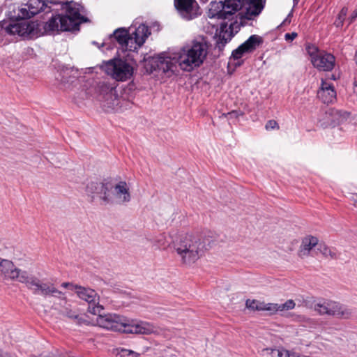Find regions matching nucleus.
<instances>
[{"label": "nucleus", "mask_w": 357, "mask_h": 357, "mask_svg": "<svg viewBox=\"0 0 357 357\" xmlns=\"http://www.w3.org/2000/svg\"><path fill=\"white\" fill-rule=\"evenodd\" d=\"M208 43L202 38L193 40L190 46L181 49L173 57L161 54L158 57L157 67L163 72H174L178 64L185 71H191L204 62L208 53Z\"/></svg>", "instance_id": "nucleus-1"}, {"label": "nucleus", "mask_w": 357, "mask_h": 357, "mask_svg": "<svg viewBox=\"0 0 357 357\" xmlns=\"http://www.w3.org/2000/svg\"><path fill=\"white\" fill-rule=\"evenodd\" d=\"M172 248L179 258L181 263L185 266H192L204 255L205 243L195 235L183 234L172 241Z\"/></svg>", "instance_id": "nucleus-2"}, {"label": "nucleus", "mask_w": 357, "mask_h": 357, "mask_svg": "<svg viewBox=\"0 0 357 357\" xmlns=\"http://www.w3.org/2000/svg\"><path fill=\"white\" fill-rule=\"evenodd\" d=\"M66 15L52 16L45 24L46 32L71 31L79 30L81 23L88 22V19L81 15L82 6L75 2H70L63 7Z\"/></svg>", "instance_id": "nucleus-3"}, {"label": "nucleus", "mask_w": 357, "mask_h": 357, "mask_svg": "<svg viewBox=\"0 0 357 357\" xmlns=\"http://www.w3.org/2000/svg\"><path fill=\"white\" fill-rule=\"evenodd\" d=\"M103 68L108 75L118 82L128 80L133 74L132 66L121 59L109 60L105 63Z\"/></svg>", "instance_id": "nucleus-4"}, {"label": "nucleus", "mask_w": 357, "mask_h": 357, "mask_svg": "<svg viewBox=\"0 0 357 357\" xmlns=\"http://www.w3.org/2000/svg\"><path fill=\"white\" fill-rule=\"evenodd\" d=\"M22 284H24L35 295H40L43 297L52 296L56 298L63 295V293L56 289L53 283L42 282L38 278L29 273Z\"/></svg>", "instance_id": "nucleus-5"}, {"label": "nucleus", "mask_w": 357, "mask_h": 357, "mask_svg": "<svg viewBox=\"0 0 357 357\" xmlns=\"http://www.w3.org/2000/svg\"><path fill=\"white\" fill-rule=\"evenodd\" d=\"M314 309L320 315H329L340 319H349L352 311L348 307L331 300H321L316 303Z\"/></svg>", "instance_id": "nucleus-6"}, {"label": "nucleus", "mask_w": 357, "mask_h": 357, "mask_svg": "<svg viewBox=\"0 0 357 357\" xmlns=\"http://www.w3.org/2000/svg\"><path fill=\"white\" fill-rule=\"evenodd\" d=\"M131 200V194L126 181H119L114 186L108 185L107 197H104V205L125 204Z\"/></svg>", "instance_id": "nucleus-7"}, {"label": "nucleus", "mask_w": 357, "mask_h": 357, "mask_svg": "<svg viewBox=\"0 0 357 357\" xmlns=\"http://www.w3.org/2000/svg\"><path fill=\"white\" fill-rule=\"evenodd\" d=\"M119 332L128 334L149 335L157 332V328L152 324L140 320L128 321L123 317L121 319Z\"/></svg>", "instance_id": "nucleus-8"}, {"label": "nucleus", "mask_w": 357, "mask_h": 357, "mask_svg": "<svg viewBox=\"0 0 357 357\" xmlns=\"http://www.w3.org/2000/svg\"><path fill=\"white\" fill-rule=\"evenodd\" d=\"M77 296L89 303L88 310L96 315L103 310V306L99 304L100 297L95 290L82 286H73Z\"/></svg>", "instance_id": "nucleus-9"}, {"label": "nucleus", "mask_w": 357, "mask_h": 357, "mask_svg": "<svg viewBox=\"0 0 357 357\" xmlns=\"http://www.w3.org/2000/svg\"><path fill=\"white\" fill-rule=\"evenodd\" d=\"M149 34V27L140 24L133 33L128 35L122 49L130 52L136 51L144 43Z\"/></svg>", "instance_id": "nucleus-10"}, {"label": "nucleus", "mask_w": 357, "mask_h": 357, "mask_svg": "<svg viewBox=\"0 0 357 357\" xmlns=\"http://www.w3.org/2000/svg\"><path fill=\"white\" fill-rule=\"evenodd\" d=\"M178 15L185 20H191L200 15L199 6L195 0H174Z\"/></svg>", "instance_id": "nucleus-11"}, {"label": "nucleus", "mask_w": 357, "mask_h": 357, "mask_svg": "<svg viewBox=\"0 0 357 357\" xmlns=\"http://www.w3.org/2000/svg\"><path fill=\"white\" fill-rule=\"evenodd\" d=\"M27 273L26 271L15 267L11 261L2 259L0 262V275L3 276L6 279L23 283L27 278Z\"/></svg>", "instance_id": "nucleus-12"}, {"label": "nucleus", "mask_w": 357, "mask_h": 357, "mask_svg": "<svg viewBox=\"0 0 357 357\" xmlns=\"http://www.w3.org/2000/svg\"><path fill=\"white\" fill-rule=\"evenodd\" d=\"M35 22H22L9 24L6 31L10 35L33 38L36 35Z\"/></svg>", "instance_id": "nucleus-13"}, {"label": "nucleus", "mask_w": 357, "mask_h": 357, "mask_svg": "<svg viewBox=\"0 0 357 357\" xmlns=\"http://www.w3.org/2000/svg\"><path fill=\"white\" fill-rule=\"evenodd\" d=\"M96 324L107 330L119 332L121 331L122 317L115 313L105 314H97Z\"/></svg>", "instance_id": "nucleus-14"}, {"label": "nucleus", "mask_w": 357, "mask_h": 357, "mask_svg": "<svg viewBox=\"0 0 357 357\" xmlns=\"http://www.w3.org/2000/svg\"><path fill=\"white\" fill-rule=\"evenodd\" d=\"M262 42L261 37L258 35H252L232 52L231 56L234 59H239L244 54L254 52Z\"/></svg>", "instance_id": "nucleus-15"}, {"label": "nucleus", "mask_w": 357, "mask_h": 357, "mask_svg": "<svg viewBox=\"0 0 357 357\" xmlns=\"http://www.w3.org/2000/svg\"><path fill=\"white\" fill-rule=\"evenodd\" d=\"M59 298V303H54V309L58 310L61 314L69 319L75 320L76 323L78 324H82L86 322L82 316L77 314V312L71 308V305L67 302V299L64 294L63 296H60Z\"/></svg>", "instance_id": "nucleus-16"}, {"label": "nucleus", "mask_w": 357, "mask_h": 357, "mask_svg": "<svg viewBox=\"0 0 357 357\" xmlns=\"http://www.w3.org/2000/svg\"><path fill=\"white\" fill-rule=\"evenodd\" d=\"M335 56L325 52H321L319 55L312 57V65L319 70H332L335 66Z\"/></svg>", "instance_id": "nucleus-17"}, {"label": "nucleus", "mask_w": 357, "mask_h": 357, "mask_svg": "<svg viewBox=\"0 0 357 357\" xmlns=\"http://www.w3.org/2000/svg\"><path fill=\"white\" fill-rule=\"evenodd\" d=\"M45 3L40 0H29L23 7L19 8V17L31 18L43 10Z\"/></svg>", "instance_id": "nucleus-18"}, {"label": "nucleus", "mask_w": 357, "mask_h": 357, "mask_svg": "<svg viewBox=\"0 0 357 357\" xmlns=\"http://www.w3.org/2000/svg\"><path fill=\"white\" fill-rule=\"evenodd\" d=\"M223 3L227 11H230V17L243 8H245V17L247 19L250 20L253 17L257 15H251L249 13L248 8L249 6L250 0H223Z\"/></svg>", "instance_id": "nucleus-19"}, {"label": "nucleus", "mask_w": 357, "mask_h": 357, "mask_svg": "<svg viewBox=\"0 0 357 357\" xmlns=\"http://www.w3.org/2000/svg\"><path fill=\"white\" fill-rule=\"evenodd\" d=\"M318 98L326 104L333 102L336 99V91L332 84L321 79V84L317 91Z\"/></svg>", "instance_id": "nucleus-20"}, {"label": "nucleus", "mask_w": 357, "mask_h": 357, "mask_svg": "<svg viewBox=\"0 0 357 357\" xmlns=\"http://www.w3.org/2000/svg\"><path fill=\"white\" fill-rule=\"evenodd\" d=\"M230 11H227L223 3V0L213 1L210 3L208 11L209 18H218L222 20L230 19Z\"/></svg>", "instance_id": "nucleus-21"}, {"label": "nucleus", "mask_w": 357, "mask_h": 357, "mask_svg": "<svg viewBox=\"0 0 357 357\" xmlns=\"http://www.w3.org/2000/svg\"><path fill=\"white\" fill-rule=\"evenodd\" d=\"M100 88L101 93L103 94V98L107 102L108 108L114 109L119 105L116 89L104 82L100 85Z\"/></svg>", "instance_id": "nucleus-22"}, {"label": "nucleus", "mask_w": 357, "mask_h": 357, "mask_svg": "<svg viewBox=\"0 0 357 357\" xmlns=\"http://www.w3.org/2000/svg\"><path fill=\"white\" fill-rule=\"evenodd\" d=\"M108 184L98 182H91L86 186V192L92 198L97 195L104 204V197H107L108 192Z\"/></svg>", "instance_id": "nucleus-23"}, {"label": "nucleus", "mask_w": 357, "mask_h": 357, "mask_svg": "<svg viewBox=\"0 0 357 357\" xmlns=\"http://www.w3.org/2000/svg\"><path fill=\"white\" fill-rule=\"evenodd\" d=\"M318 238L313 236H307L302 239V242L298 250V255L301 258L310 255V251L319 245Z\"/></svg>", "instance_id": "nucleus-24"}, {"label": "nucleus", "mask_w": 357, "mask_h": 357, "mask_svg": "<svg viewBox=\"0 0 357 357\" xmlns=\"http://www.w3.org/2000/svg\"><path fill=\"white\" fill-rule=\"evenodd\" d=\"M246 307L252 310L268 311L271 314V303L261 302L257 300L248 299L245 302Z\"/></svg>", "instance_id": "nucleus-25"}, {"label": "nucleus", "mask_w": 357, "mask_h": 357, "mask_svg": "<svg viewBox=\"0 0 357 357\" xmlns=\"http://www.w3.org/2000/svg\"><path fill=\"white\" fill-rule=\"evenodd\" d=\"M296 303L292 299L287 300L284 303H271V314L278 312L288 311L295 307Z\"/></svg>", "instance_id": "nucleus-26"}, {"label": "nucleus", "mask_w": 357, "mask_h": 357, "mask_svg": "<svg viewBox=\"0 0 357 357\" xmlns=\"http://www.w3.org/2000/svg\"><path fill=\"white\" fill-rule=\"evenodd\" d=\"M265 1L250 0L248 10L251 15H259L264 8Z\"/></svg>", "instance_id": "nucleus-27"}, {"label": "nucleus", "mask_w": 357, "mask_h": 357, "mask_svg": "<svg viewBox=\"0 0 357 357\" xmlns=\"http://www.w3.org/2000/svg\"><path fill=\"white\" fill-rule=\"evenodd\" d=\"M153 245L160 250H165L169 245L165 234H160L155 236Z\"/></svg>", "instance_id": "nucleus-28"}, {"label": "nucleus", "mask_w": 357, "mask_h": 357, "mask_svg": "<svg viewBox=\"0 0 357 357\" xmlns=\"http://www.w3.org/2000/svg\"><path fill=\"white\" fill-rule=\"evenodd\" d=\"M317 250L325 257L331 259H336L337 253L335 249L328 248L325 244L320 243L318 245Z\"/></svg>", "instance_id": "nucleus-29"}, {"label": "nucleus", "mask_w": 357, "mask_h": 357, "mask_svg": "<svg viewBox=\"0 0 357 357\" xmlns=\"http://www.w3.org/2000/svg\"><path fill=\"white\" fill-rule=\"evenodd\" d=\"M128 35L129 33L128 31L125 29H116L113 33L114 37L121 45V47H123V45H124Z\"/></svg>", "instance_id": "nucleus-30"}, {"label": "nucleus", "mask_w": 357, "mask_h": 357, "mask_svg": "<svg viewBox=\"0 0 357 357\" xmlns=\"http://www.w3.org/2000/svg\"><path fill=\"white\" fill-rule=\"evenodd\" d=\"M232 36L231 32L229 33L227 31H222L217 41L218 47H224L231 39Z\"/></svg>", "instance_id": "nucleus-31"}, {"label": "nucleus", "mask_w": 357, "mask_h": 357, "mask_svg": "<svg viewBox=\"0 0 357 357\" xmlns=\"http://www.w3.org/2000/svg\"><path fill=\"white\" fill-rule=\"evenodd\" d=\"M116 355L120 356L121 357H126L128 356L132 355L133 357H139V354L137 353L132 350L124 349V348H117L116 349Z\"/></svg>", "instance_id": "nucleus-32"}, {"label": "nucleus", "mask_w": 357, "mask_h": 357, "mask_svg": "<svg viewBox=\"0 0 357 357\" xmlns=\"http://www.w3.org/2000/svg\"><path fill=\"white\" fill-rule=\"evenodd\" d=\"M347 13V8H342L338 14L337 19L335 20L334 24L337 27H341L343 25V22L346 18Z\"/></svg>", "instance_id": "nucleus-33"}, {"label": "nucleus", "mask_w": 357, "mask_h": 357, "mask_svg": "<svg viewBox=\"0 0 357 357\" xmlns=\"http://www.w3.org/2000/svg\"><path fill=\"white\" fill-rule=\"evenodd\" d=\"M307 52L308 54L310 56L311 62L312 63V57H315L318 55H319V53L321 52H319L318 49L315 46H307Z\"/></svg>", "instance_id": "nucleus-34"}, {"label": "nucleus", "mask_w": 357, "mask_h": 357, "mask_svg": "<svg viewBox=\"0 0 357 357\" xmlns=\"http://www.w3.org/2000/svg\"><path fill=\"white\" fill-rule=\"evenodd\" d=\"M265 128L267 130L273 129H279V126L278 123L275 120H269L266 123Z\"/></svg>", "instance_id": "nucleus-35"}, {"label": "nucleus", "mask_w": 357, "mask_h": 357, "mask_svg": "<svg viewBox=\"0 0 357 357\" xmlns=\"http://www.w3.org/2000/svg\"><path fill=\"white\" fill-rule=\"evenodd\" d=\"M297 35L298 34L296 32L287 33L284 35V38L287 41H292L297 37Z\"/></svg>", "instance_id": "nucleus-36"}, {"label": "nucleus", "mask_w": 357, "mask_h": 357, "mask_svg": "<svg viewBox=\"0 0 357 357\" xmlns=\"http://www.w3.org/2000/svg\"><path fill=\"white\" fill-rule=\"evenodd\" d=\"M261 354L264 356H265V355L275 356V349L265 348L261 351Z\"/></svg>", "instance_id": "nucleus-37"}, {"label": "nucleus", "mask_w": 357, "mask_h": 357, "mask_svg": "<svg viewBox=\"0 0 357 357\" xmlns=\"http://www.w3.org/2000/svg\"><path fill=\"white\" fill-rule=\"evenodd\" d=\"M286 355L287 357H310L308 356H304L301 354L289 351H286Z\"/></svg>", "instance_id": "nucleus-38"}, {"label": "nucleus", "mask_w": 357, "mask_h": 357, "mask_svg": "<svg viewBox=\"0 0 357 357\" xmlns=\"http://www.w3.org/2000/svg\"><path fill=\"white\" fill-rule=\"evenodd\" d=\"M73 286H75V285L71 283H69V282H63L61 284V287H65V288L70 287L71 290L75 291Z\"/></svg>", "instance_id": "nucleus-39"}, {"label": "nucleus", "mask_w": 357, "mask_h": 357, "mask_svg": "<svg viewBox=\"0 0 357 357\" xmlns=\"http://www.w3.org/2000/svg\"><path fill=\"white\" fill-rule=\"evenodd\" d=\"M286 351L287 350L282 351L275 349V355H277L278 357H282L284 352L286 354Z\"/></svg>", "instance_id": "nucleus-40"}, {"label": "nucleus", "mask_w": 357, "mask_h": 357, "mask_svg": "<svg viewBox=\"0 0 357 357\" xmlns=\"http://www.w3.org/2000/svg\"><path fill=\"white\" fill-rule=\"evenodd\" d=\"M351 200L353 202L354 205L357 207V194H353Z\"/></svg>", "instance_id": "nucleus-41"}, {"label": "nucleus", "mask_w": 357, "mask_h": 357, "mask_svg": "<svg viewBox=\"0 0 357 357\" xmlns=\"http://www.w3.org/2000/svg\"><path fill=\"white\" fill-rule=\"evenodd\" d=\"M227 116H238V112L237 111H231V112H229L227 114Z\"/></svg>", "instance_id": "nucleus-42"}, {"label": "nucleus", "mask_w": 357, "mask_h": 357, "mask_svg": "<svg viewBox=\"0 0 357 357\" xmlns=\"http://www.w3.org/2000/svg\"><path fill=\"white\" fill-rule=\"evenodd\" d=\"M333 112V110L330 109L328 112H326V114H327L328 113H329V114H332Z\"/></svg>", "instance_id": "nucleus-43"}, {"label": "nucleus", "mask_w": 357, "mask_h": 357, "mask_svg": "<svg viewBox=\"0 0 357 357\" xmlns=\"http://www.w3.org/2000/svg\"><path fill=\"white\" fill-rule=\"evenodd\" d=\"M356 16H357V9L355 10Z\"/></svg>", "instance_id": "nucleus-44"}, {"label": "nucleus", "mask_w": 357, "mask_h": 357, "mask_svg": "<svg viewBox=\"0 0 357 357\" xmlns=\"http://www.w3.org/2000/svg\"><path fill=\"white\" fill-rule=\"evenodd\" d=\"M0 357H3V356H0Z\"/></svg>", "instance_id": "nucleus-45"}]
</instances>
